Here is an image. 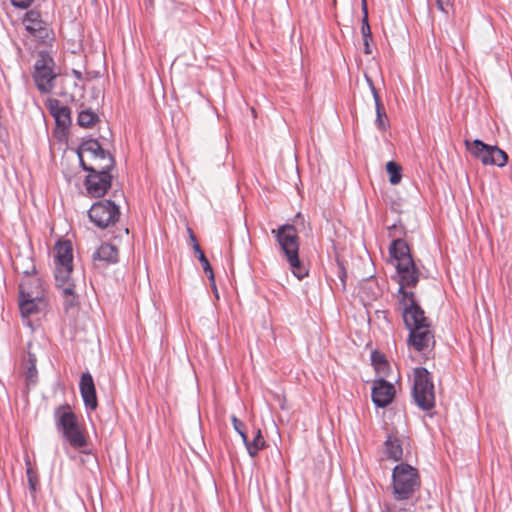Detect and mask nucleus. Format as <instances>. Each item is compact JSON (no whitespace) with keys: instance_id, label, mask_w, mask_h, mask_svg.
<instances>
[{"instance_id":"5701e85b","label":"nucleus","mask_w":512,"mask_h":512,"mask_svg":"<svg viewBox=\"0 0 512 512\" xmlns=\"http://www.w3.org/2000/svg\"><path fill=\"white\" fill-rule=\"evenodd\" d=\"M373 96L375 99V106H376V113H377L376 124L379 127V129L385 130L387 128V123H386L387 115H386L384 106L378 96L376 89H373Z\"/></svg>"},{"instance_id":"ddd939ff","label":"nucleus","mask_w":512,"mask_h":512,"mask_svg":"<svg viewBox=\"0 0 512 512\" xmlns=\"http://www.w3.org/2000/svg\"><path fill=\"white\" fill-rule=\"evenodd\" d=\"M23 24L27 32L37 39L45 40L50 36L51 31L37 10L32 9L26 12Z\"/></svg>"},{"instance_id":"c85d7f7f","label":"nucleus","mask_w":512,"mask_h":512,"mask_svg":"<svg viewBox=\"0 0 512 512\" xmlns=\"http://www.w3.org/2000/svg\"><path fill=\"white\" fill-rule=\"evenodd\" d=\"M232 423L235 430L240 434L243 441H246V433L244 431V423L237 419L235 416L232 417Z\"/></svg>"},{"instance_id":"e433bc0d","label":"nucleus","mask_w":512,"mask_h":512,"mask_svg":"<svg viewBox=\"0 0 512 512\" xmlns=\"http://www.w3.org/2000/svg\"><path fill=\"white\" fill-rule=\"evenodd\" d=\"M73 74H74V75H75V77H76L77 79H79V80L82 78V74H81V72H79V71L74 70V71H73Z\"/></svg>"},{"instance_id":"412c9836","label":"nucleus","mask_w":512,"mask_h":512,"mask_svg":"<svg viewBox=\"0 0 512 512\" xmlns=\"http://www.w3.org/2000/svg\"><path fill=\"white\" fill-rule=\"evenodd\" d=\"M96 261H104L106 263H115L118 260V249L116 246L105 243L102 244L93 254Z\"/></svg>"},{"instance_id":"6ab92c4d","label":"nucleus","mask_w":512,"mask_h":512,"mask_svg":"<svg viewBox=\"0 0 512 512\" xmlns=\"http://www.w3.org/2000/svg\"><path fill=\"white\" fill-rule=\"evenodd\" d=\"M45 306L46 303L44 298H40L39 301L33 300L31 298H20L19 300L20 312L24 318L38 314L45 308Z\"/></svg>"},{"instance_id":"7ed1b4c3","label":"nucleus","mask_w":512,"mask_h":512,"mask_svg":"<svg viewBox=\"0 0 512 512\" xmlns=\"http://www.w3.org/2000/svg\"><path fill=\"white\" fill-rule=\"evenodd\" d=\"M272 234L275 235L292 273L298 279H302L307 275V270L299 259V237L296 228L293 225L285 224L273 229Z\"/></svg>"},{"instance_id":"4be33fe9","label":"nucleus","mask_w":512,"mask_h":512,"mask_svg":"<svg viewBox=\"0 0 512 512\" xmlns=\"http://www.w3.org/2000/svg\"><path fill=\"white\" fill-rule=\"evenodd\" d=\"M244 442L249 455L252 457H255L258 454V452L265 446V440L259 429L256 430L254 438L251 442H249L247 439Z\"/></svg>"},{"instance_id":"473e14b6","label":"nucleus","mask_w":512,"mask_h":512,"mask_svg":"<svg viewBox=\"0 0 512 512\" xmlns=\"http://www.w3.org/2000/svg\"><path fill=\"white\" fill-rule=\"evenodd\" d=\"M363 40H364V52H365L366 54H371V48H370V44H369V41H370L371 39L363 38Z\"/></svg>"},{"instance_id":"4c0bfd02","label":"nucleus","mask_w":512,"mask_h":512,"mask_svg":"<svg viewBox=\"0 0 512 512\" xmlns=\"http://www.w3.org/2000/svg\"><path fill=\"white\" fill-rule=\"evenodd\" d=\"M367 4V0H361V5Z\"/></svg>"},{"instance_id":"423d86ee","label":"nucleus","mask_w":512,"mask_h":512,"mask_svg":"<svg viewBox=\"0 0 512 512\" xmlns=\"http://www.w3.org/2000/svg\"><path fill=\"white\" fill-rule=\"evenodd\" d=\"M78 156L83 169L88 172L110 170L114 165L113 157L94 139L84 141L80 145Z\"/></svg>"},{"instance_id":"20e7f679","label":"nucleus","mask_w":512,"mask_h":512,"mask_svg":"<svg viewBox=\"0 0 512 512\" xmlns=\"http://www.w3.org/2000/svg\"><path fill=\"white\" fill-rule=\"evenodd\" d=\"M390 255L396 262L399 285L402 287H415L419 281V270L410 254V248L402 239L392 241Z\"/></svg>"},{"instance_id":"6e6552de","label":"nucleus","mask_w":512,"mask_h":512,"mask_svg":"<svg viewBox=\"0 0 512 512\" xmlns=\"http://www.w3.org/2000/svg\"><path fill=\"white\" fill-rule=\"evenodd\" d=\"M466 149L485 166L496 165L504 167L508 162V155L497 146L485 144L479 139L465 140Z\"/></svg>"},{"instance_id":"f257e3e1","label":"nucleus","mask_w":512,"mask_h":512,"mask_svg":"<svg viewBox=\"0 0 512 512\" xmlns=\"http://www.w3.org/2000/svg\"><path fill=\"white\" fill-rule=\"evenodd\" d=\"M421 480L417 469L401 463L393 469L392 493L398 502L403 504L385 503L383 512H413L414 504L408 503L414 493L420 488Z\"/></svg>"},{"instance_id":"b1692460","label":"nucleus","mask_w":512,"mask_h":512,"mask_svg":"<svg viewBox=\"0 0 512 512\" xmlns=\"http://www.w3.org/2000/svg\"><path fill=\"white\" fill-rule=\"evenodd\" d=\"M36 358L31 353L25 362V377L28 384L35 383L37 379Z\"/></svg>"},{"instance_id":"2eb2a0df","label":"nucleus","mask_w":512,"mask_h":512,"mask_svg":"<svg viewBox=\"0 0 512 512\" xmlns=\"http://www.w3.org/2000/svg\"><path fill=\"white\" fill-rule=\"evenodd\" d=\"M20 298H31L39 301L44 298L45 289L42 280L36 275H26L19 285Z\"/></svg>"},{"instance_id":"f3484780","label":"nucleus","mask_w":512,"mask_h":512,"mask_svg":"<svg viewBox=\"0 0 512 512\" xmlns=\"http://www.w3.org/2000/svg\"><path fill=\"white\" fill-rule=\"evenodd\" d=\"M395 397V387L393 384L380 379L375 381L372 389V400L378 407H386Z\"/></svg>"},{"instance_id":"c9c22d12","label":"nucleus","mask_w":512,"mask_h":512,"mask_svg":"<svg viewBox=\"0 0 512 512\" xmlns=\"http://www.w3.org/2000/svg\"><path fill=\"white\" fill-rule=\"evenodd\" d=\"M189 233H190V240L192 242V245L195 244V241H197L195 235L193 234L192 230L191 229H188Z\"/></svg>"},{"instance_id":"9d476101","label":"nucleus","mask_w":512,"mask_h":512,"mask_svg":"<svg viewBox=\"0 0 512 512\" xmlns=\"http://www.w3.org/2000/svg\"><path fill=\"white\" fill-rule=\"evenodd\" d=\"M57 75L53 58L46 52H39L33 74L37 88L43 93L50 92L54 88Z\"/></svg>"},{"instance_id":"7c9ffc66","label":"nucleus","mask_w":512,"mask_h":512,"mask_svg":"<svg viewBox=\"0 0 512 512\" xmlns=\"http://www.w3.org/2000/svg\"><path fill=\"white\" fill-rule=\"evenodd\" d=\"M33 0H11L12 4L18 8H27Z\"/></svg>"},{"instance_id":"0eeeda50","label":"nucleus","mask_w":512,"mask_h":512,"mask_svg":"<svg viewBox=\"0 0 512 512\" xmlns=\"http://www.w3.org/2000/svg\"><path fill=\"white\" fill-rule=\"evenodd\" d=\"M412 395L416 404L423 410H430L435 405L432 377L427 369L423 367H417L413 370Z\"/></svg>"},{"instance_id":"f8f14e48","label":"nucleus","mask_w":512,"mask_h":512,"mask_svg":"<svg viewBox=\"0 0 512 512\" xmlns=\"http://www.w3.org/2000/svg\"><path fill=\"white\" fill-rule=\"evenodd\" d=\"M85 186L87 193L92 197L103 196L111 187V175L109 170L89 171Z\"/></svg>"},{"instance_id":"72a5a7b5","label":"nucleus","mask_w":512,"mask_h":512,"mask_svg":"<svg viewBox=\"0 0 512 512\" xmlns=\"http://www.w3.org/2000/svg\"><path fill=\"white\" fill-rule=\"evenodd\" d=\"M193 249L195 251V253L199 256H201V253H204L198 243V241H195V244L193 245Z\"/></svg>"},{"instance_id":"1a4fd4ad","label":"nucleus","mask_w":512,"mask_h":512,"mask_svg":"<svg viewBox=\"0 0 512 512\" xmlns=\"http://www.w3.org/2000/svg\"><path fill=\"white\" fill-rule=\"evenodd\" d=\"M399 305L402 309V315L405 325L408 329L416 328V326L430 324L425 317L424 310L417 304L413 292L406 291V287H399Z\"/></svg>"},{"instance_id":"4468645a","label":"nucleus","mask_w":512,"mask_h":512,"mask_svg":"<svg viewBox=\"0 0 512 512\" xmlns=\"http://www.w3.org/2000/svg\"><path fill=\"white\" fill-rule=\"evenodd\" d=\"M409 345L419 352L426 351L430 346L435 343L434 334L430 324L416 326V328L409 329Z\"/></svg>"},{"instance_id":"f704fd0d","label":"nucleus","mask_w":512,"mask_h":512,"mask_svg":"<svg viewBox=\"0 0 512 512\" xmlns=\"http://www.w3.org/2000/svg\"><path fill=\"white\" fill-rule=\"evenodd\" d=\"M361 9H362V13H363V18L362 19H368L367 4L361 5Z\"/></svg>"},{"instance_id":"aec40b11","label":"nucleus","mask_w":512,"mask_h":512,"mask_svg":"<svg viewBox=\"0 0 512 512\" xmlns=\"http://www.w3.org/2000/svg\"><path fill=\"white\" fill-rule=\"evenodd\" d=\"M384 447V453L388 459L393 461L402 459L403 448L398 437L392 434L388 435Z\"/></svg>"},{"instance_id":"cd10ccee","label":"nucleus","mask_w":512,"mask_h":512,"mask_svg":"<svg viewBox=\"0 0 512 512\" xmlns=\"http://www.w3.org/2000/svg\"><path fill=\"white\" fill-rule=\"evenodd\" d=\"M199 261L201 262L202 264V267H203V270L204 272L207 274L210 282H211V286L214 290H216V284H215V278H214V273H213V270H212V267L208 261V259L206 258L205 254L204 253H201V256L198 257Z\"/></svg>"},{"instance_id":"2f4dec72","label":"nucleus","mask_w":512,"mask_h":512,"mask_svg":"<svg viewBox=\"0 0 512 512\" xmlns=\"http://www.w3.org/2000/svg\"><path fill=\"white\" fill-rule=\"evenodd\" d=\"M436 3L441 11H445V7L449 5L450 0H436Z\"/></svg>"},{"instance_id":"c756f323","label":"nucleus","mask_w":512,"mask_h":512,"mask_svg":"<svg viewBox=\"0 0 512 512\" xmlns=\"http://www.w3.org/2000/svg\"><path fill=\"white\" fill-rule=\"evenodd\" d=\"M361 32H362L363 38L372 39V33H371V28H370L368 19H362Z\"/></svg>"},{"instance_id":"bb28decb","label":"nucleus","mask_w":512,"mask_h":512,"mask_svg":"<svg viewBox=\"0 0 512 512\" xmlns=\"http://www.w3.org/2000/svg\"><path fill=\"white\" fill-rule=\"evenodd\" d=\"M371 360H372V363H373L376 371L379 374L385 375L386 371L389 367V364H388L387 360L385 359L384 355L375 351L372 353Z\"/></svg>"},{"instance_id":"9b49d317","label":"nucleus","mask_w":512,"mask_h":512,"mask_svg":"<svg viewBox=\"0 0 512 512\" xmlns=\"http://www.w3.org/2000/svg\"><path fill=\"white\" fill-rule=\"evenodd\" d=\"M119 217V207L110 200L98 201L89 210L90 220L102 229L114 225L119 220Z\"/></svg>"},{"instance_id":"393cba45","label":"nucleus","mask_w":512,"mask_h":512,"mask_svg":"<svg viewBox=\"0 0 512 512\" xmlns=\"http://www.w3.org/2000/svg\"><path fill=\"white\" fill-rule=\"evenodd\" d=\"M98 115L91 110H83L78 115V124L84 128L93 127L98 121Z\"/></svg>"},{"instance_id":"a878e982","label":"nucleus","mask_w":512,"mask_h":512,"mask_svg":"<svg viewBox=\"0 0 512 512\" xmlns=\"http://www.w3.org/2000/svg\"><path fill=\"white\" fill-rule=\"evenodd\" d=\"M386 170L389 175V181L392 185H397L402 179V168L394 161H389L386 164Z\"/></svg>"},{"instance_id":"dca6fc26","label":"nucleus","mask_w":512,"mask_h":512,"mask_svg":"<svg viewBox=\"0 0 512 512\" xmlns=\"http://www.w3.org/2000/svg\"><path fill=\"white\" fill-rule=\"evenodd\" d=\"M47 107L54 117L57 129L65 132L71 125V111L66 105H62L57 99L48 100Z\"/></svg>"},{"instance_id":"39448f33","label":"nucleus","mask_w":512,"mask_h":512,"mask_svg":"<svg viewBox=\"0 0 512 512\" xmlns=\"http://www.w3.org/2000/svg\"><path fill=\"white\" fill-rule=\"evenodd\" d=\"M56 427L62 432L67 442L76 449L85 447L87 439L83 429L78 423L77 416L67 404L61 405L55 410Z\"/></svg>"},{"instance_id":"a211bd4d","label":"nucleus","mask_w":512,"mask_h":512,"mask_svg":"<svg viewBox=\"0 0 512 512\" xmlns=\"http://www.w3.org/2000/svg\"><path fill=\"white\" fill-rule=\"evenodd\" d=\"M79 389L85 406L95 410L98 407V400L94 380L89 372L81 375Z\"/></svg>"},{"instance_id":"f03ea898","label":"nucleus","mask_w":512,"mask_h":512,"mask_svg":"<svg viewBox=\"0 0 512 512\" xmlns=\"http://www.w3.org/2000/svg\"><path fill=\"white\" fill-rule=\"evenodd\" d=\"M55 279L57 286L62 290L67 305L74 304V284L70 281L73 269V248L68 240H60L55 244Z\"/></svg>"}]
</instances>
